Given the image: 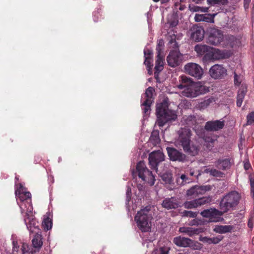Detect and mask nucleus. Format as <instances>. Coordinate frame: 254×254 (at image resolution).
I'll use <instances>...</instances> for the list:
<instances>
[{"label":"nucleus","instance_id":"nucleus-12","mask_svg":"<svg viewBox=\"0 0 254 254\" xmlns=\"http://www.w3.org/2000/svg\"><path fill=\"white\" fill-rule=\"evenodd\" d=\"M225 37L220 30L212 28L209 31V34L208 37V43L210 44L217 46L224 43Z\"/></svg>","mask_w":254,"mask_h":254},{"label":"nucleus","instance_id":"nucleus-29","mask_svg":"<svg viewBox=\"0 0 254 254\" xmlns=\"http://www.w3.org/2000/svg\"><path fill=\"white\" fill-rule=\"evenodd\" d=\"M240 44V40L233 36L226 37L224 43L222 44L223 46H230L234 48L239 46Z\"/></svg>","mask_w":254,"mask_h":254},{"label":"nucleus","instance_id":"nucleus-35","mask_svg":"<svg viewBox=\"0 0 254 254\" xmlns=\"http://www.w3.org/2000/svg\"><path fill=\"white\" fill-rule=\"evenodd\" d=\"M212 102V100L210 99H207L199 102L197 105V108L199 110H203L206 108Z\"/></svg>","mask_w":254,"mask_h":254},{"label":"nucleus","instance_id":"nucleus-43","mask_svg":"<svg viewBox=\"0 0 254 254\" xmlns=\"http://www.w3.org/2000/svg\"><path fill=\"white\" fill-rule=\"evenodd\" d=\"M170 248L169 246H166L164 247H161L159 249L160 254H168Z\"/></svg>","mask_w":254,"mask_h":254},{"label":"nucleus","instance_id":"nucleus-32","mask_svg":"<svg viewBox=\"0 0 254 254\" xmlns=\"http://www.w3.org/2000/svg\"><path fill=\"white\" fill-rule=\"evenodd\" d=\"M210 47L206 45H197L194 47L195 51L199 55H205V58L207 59L206 53L209 52Z\"/></svg>","mask_w":254,"mask_h":254},{"label":"nucleus","instance_id":"nucleus-31","mask_svg":"<svg viewBox=\"0 0 254 254\" xmlns=\"http://www.w3.org/2000/svg\"><path fill=\"white\" fill-rule=\"evenodd\" d=\"M215 165L219 169L225 170L230 167V160L229 159H219L216 162Z\"/></svg>","mask_w":254,"mask_h":254},{"label":"nucleus","instance_id":"nucleus-9","mask_svg":"<svg viewBox=\"0 0 254 254\" xmlns=\"http://www.w3.org/2000/svg\"><path fill=\"white\" fill-rule=\"evenodd\" d=\"M185 73L200 79L203 74V70L200 65L195 63H189L184 67Z\"/></svg>","mask_w":254,"mask_h":254},{"label":"nucleus","instance_id":"nucleus-4","mask_svg":"<svg viewBox=\"0 0 254 254\" xmlns=\"http://www.w3.org/2000/svg\"><path fill=\"white\" fill-rule=\"evenodd\" d=\"M166 103L165 102L158 104L156 106V124L160 127L168 122L175 121L177 118L176 111L168 108L166 109Z\"/></svg>","mask_w":254,"mask_h":254},{"label":"nucleus","instance_id":"nucleus-5","mask_svg":"<svg viewBox=\"0 0 254 254\" xmlns=\"http://www.w3.org/2000/svg\"><path fill=\"white\" fill-rule=\"evenodd\" d=\"M152 219V216L147 207L138 211L134 218L138 228L144 232L150 231Z\"/></svg>","mask_w":254,"mask_h":254},{"label":"nucleus","instance_id":"nucleus-19","mask_svg":"<svg viewBox=\"0 0 254 254\" xmlns=\"http://www.w3.org/2000/svg\"><path fill=\"white\" fill-rule=\"evenodd\" d=\"M167 151L168 155L172 161L183 162L186 160V155L175 148L168 147L167 148Z\"/></svg>","mask_w":254,"mask_h":254},{"label":"nucleus","instance_id":"nucleus-42","mask_svg":"<svg viewBox=\"0 0 254 254\" xmlns=\"http://www.w3.org/2000/svg\"><path fill=\"white\" fill-rule=\"evenodd\" d=\"M247 119L248 125L254 124V112H252L249 114L247 115Z\"/></svg>","mask_w":254,"mask_h":254},{"label":"nucleus","instance_id":"nucleus-25","mask_svg":"<svg viewBox=\"0 0 254 254\" xmlns=\"http://www.w3.org/2000/svg\"><path fill=\"white\" fill-rule=\"evenodd\" d=\"M173 242L177 246L182 247H191L193 244V241L190 239L181 236L174 238Z\"/></svg>","mask_w":254,"mask_h":254},{"label":"nucleus","instance_id":"nucleus-3","mask_svg":"<svg viewBox=\"0 0 254 254\" xmlns=\"http://www.w3.org/2000/svg\"><path fill=\"white\" fill-rule=\"evenodd\" d=\"M190 130L187 128H182L179 130V136L175 142L177 146L181 145L184 151L191 156L196 155L199 148L198 146L190 143Z\"/></svg>","mask_w":254,"mask_h":254},{"label":"nucleus","instance_id":"nucleus-62","mask_svg":"<svg viewBox=\"0 0 254 254\" xmlns=\"http://www.w3.org/2000/svg\"><path fill=\"white\" fill-rule=\"evenodd\" d=\"M200 248H201V247H199V248H196V249H200Z\"/></svg>","mask_w":254,"mask_h":254},{"label":"nucleus","instance_id":"nucleus-21","mask_svg":"<svg viewBox=\"0 0 254 254\" xmlns=\"http://www.w3.org/2000/svg\"><path fill=\"white\" fill-rule=\"evenodd\" d=\"M204 30L200 26H193L191 29L190 38L195 42L201 41L204 36Z\"/></svg>","mask_w":254,"mask_h":254},{"label":"nucleus","instance_id":"nucleus-54","mask_svg":"<svg viewBox=\"0 0 254 254\" xmlns=\"http://www.w3.org/2000/svg\"><path fill=\"white\" fill-rule=\"evenodd\" d=\"M177 183L179 186L184 185L185 184L184 182H182L181 181L178 182V178L177 179Z\"/></svg>","mask_w":254,"mask_h":254},{"label":"nucleus","instance_id":"nucleus-48","mask_svg":"<svg viewBox=\"0 0 254 254\" xmlns=\"http://www.w3.org/2000/svg\"><path fill=\"white\" fill-rule=\"evenodd\" d=\"M251 182V191L253 197H254V179L251 178L250 179Z\"/></svg>","mask_w":254,"mask_h":254},{"label":"nucleus","instance_id":"nucleus-16","mask_svg":"<svg viewBox=\"0 0 254 254\" xmlns=\"http://www.w3.org/2000/svg\"><path fill=\"white\" fill-rule=\"evenodd\" d=\"M183 60V55L178 50L171 51L167 58L168 65L171 67L179 65Z\"/></svg>","mask_w":254,"mask_h":254},{"label":"nucleus","instance_id":"nucleus-24","mask_svg":"<svg viewBox=\"0 0 254 254\" xmlns=\"http://www.w3.org/2000/svg\"><path fill=\"white\" fill-rule=\"evenodd\" d=\"M33 238L32 240L33 250L31 252L36 253L39 252L43 245L42 237L41 234L39 233H35Z\"/></svg>","mask_w":254,"mask_h":254},{"label":"nucleus","instance_id":"nucleus-6","mask_svg":"<svg viewBox=\"0 0 254 254\" xmlns=\"http://www.w3.org/2000/svg\"><path fill=\"white\" fill-rule=\"evenodd\" d=\"M240 199V195L237 191H233L227 194L220 202L221 210L225 213L233 209L238 204Z\"/></svg>","mask_w":254,"mask_h":254},{"label":"nucleus","instance_id":"nucleus-17","mask_svg":"<svg viewBox=\"0 0 254 254\" xmlns=\"http://www.w3.org/2000/svg\"><path fill=\"white\" fill-rule=\"evenodd\" d=\"M211 197H203L193 200L186 201L184 203V206L185 208L187 209L194 208L201 205L208 203L211 202Z\"/></svg>","mask_w":254,"mask_h":254},{"label":"nucleus","instance_id":"nucleus-60","mask_svg":"<svg viewBox=\"0 0 254 254\" xmlns=\"http://www.w3.org/2000/svg\"><path fill=\"white\" fill-rule=\"evenodd\" d=\"M134 209H135V206H132V210H134Z\"/></svg>","mask_w":254,"mask_h":254},{"label":"nucleus","instance_id":"nucleus-22","mask_svg":"<svg viewBox=\"0 0 254 254\" xmlns=\"http://www.w3.org/2000/svg\"><path fill=\"white\" fill-rule=\"evenodd\" d=\"M224 126L223 121L216 120L215 121L207 122L205 126V128L207 130L216 131L222 129Z\"/></svg>","mask_w":254,"mask_h":254},{"label":"nucleus","instance_id":"nucleus-49","mask_svg":"<svg viewBox=\"0 0 254 254\" xmlns=\"http://www.w3.org/2000/svg\"><path fill=\"white\" fill-rule=\"evenodd\" d=\"M198 214V212H193L191 211H190L188 217H190V218H194L196 217V216Z\"/></svg>","mask_w":254,"mask_h":254},{"label":"nucleus","instance_id":"nucleus-14","mask_svg":"<svg viewBox=\"0 0 254 254\" xmlns=\"http://www.w3.org/2000/svg\"><path fill=\"white\" fill-rule=\"evenodd\" d=\"M224 212L222 210L219 211L215 208L205 209L201 211L200 214L205 218H207L211 222H218L219 221L220 216Z\"/></svg>","mask_w":254,"mask_h":254},{"label":"nucleus","instance_id":"nucleus-57","mask_svg":"<svg viewBox=\"0 0 254 254\" xmlns=\"http://www.w3.org/2000/svg\"><path fill=\"white\" fill-rule=\"evenodd\" d=\"M251 1V0H244L245 4H249Z\"/></svg>","mask_w":254,"mask_h":254},{"label":"nucleus","instance_id":"nucleus-52","mask_svg":"<svg viewBox=\"0 0 254 254\" xmlns=\"http://www.w3.org/2000/svg\"><path fill=\"white\" fill-rule=\"evenodd\" d=\"M137 187L139 191H142L144 190V189L143 186H142L140 184L137 185Z\"/></svg>","mask_w":254,"mask_h":254},{"label":"nucleus","instance_id":"nucleus-40","mask_svg":"<svg viewBox=\"0 0 254 254\" xmlns=\"http://www.w3.org/2000/svg\"><path fill=\"white\" fill-rule=\"evenodd\" d=\"M131 188L129 186H128L127 190V191H126V195H127L126 204H127V207L129 211L130 210V208L128 206V202L131 198Z\"/></svg>","mask_w":254,"mask_h":254},{"label":"nucleus","instance_id":"nucleus-7","mask_svg":"<svg viewBox=\"0 0 254 254\" xmlns=\"http://www.w3.org/2000/svg\"><path fill=\"white\" fill-rule=\"evenodd\" d=\"M138 176L145 183L153 186L155 183V178L152 173L146 167L144 162L140 161L136 165Z\"/></svg>","mask_w":254,"mask_h":254},{"label":"nucleus","instance_id":"nucleus-18","mask_svg":"<svg viewBox=\"0 0 254 254\" xmlns=\"http://www.w3.org/2000/svg\"><path fill=\"white\" fill-rule=\"evenodd\" d=\"M210 75L214 79H220L227 74V70L220 64H215L209 69Z\"/></svg>","mask_w":254,"mask_h":254},{"label":"nucleus","instance_id":"nucleus-61","mask_svg":"<svg viewBox=\"0 0 254 254\" xmlns=\"http://www.w3.org/2000/svg\"><path fill=\"white\" fill-rule=\"evenodd\" d=\"M155 2H158L159 0H153Z\"/></svg>","mask_w":254,"mask_h":254},{"label":"nucleus","instance_id":"nucleus-38","mask_svg":"<svg viewBox=\"0 0 254 254\" xmlns=\"http://www.w3.org/2000/svg\"><path fill=\"white\" fill-rule=\"evenodd\" d=\"M208 4L214 5L215 4L225 5L227 3L228 0H207Z\"/></svg>","mask_w":254,"mask_h":254},{"label":"nucleus","instance_id":"nucleus-36","mask_svg":"<svg viewBox=\"0 0 254 254\" xmlns=\"http://www.w3.org/2000/svg\"><path fill=\"white\" fill-rule=\"evenodd\" d=\"M150 141L154 145H157L159 143L160 138L158 132L154 131L152 132L150 137Z\"/></svg>","mask_w":254,"mask_h":254},{"label":"nucleus","instance_id":"nucleus-50","mask_svg":"<svg viewBox=\"0 0 254 254\" xmlns=\"http://www.w3.org/2000/svg\"><path fill=\"white\" fill-rule=\"evenodd\" d=\"M200 11L202 12H207L208 11V8L206 7H200Z\"/></svg>","mask_w":254,"mask_h":254},{"label":"nucleus","instance_id":"nucleus-51","mask_svg":"<svg viewBox=\"0 0 254 254\" xmlns=\"http://www.w3.org/2000/svg\"><path fill=\"white\" fill-rule=\"evenodd\" d=\"M248 226L251 228H252L253 227V218H251L250 219L249 222H248Z\"/></svg>","mask_w":254,"mask_h":254},{"label":"nucleus","instance_id":"nucleus-10","mask_svg":"<svg viewBox=\"0 0 254 254\" xmlns=\"http://www.w3.org/2000/svg\"><path fill=\"white\" fill-rule=\"evenodd\" d=\"M153 91V88L151 87H149L141 97L142 110L145 116H148L150 113V105L153 102L152 96Z\"/></svg>","mask_w":254,"mask_h":254},{"label":"nucleus","instance_id":"nucleus-23","mask_svg":"<svg viewBox=\"0 0 254 254\" xmlns=\"http://www.w3.org/2000/svg\"><path fill=\"white\" fill-rule=\"evenodd\" d=\"M144 55L145 60L144 62V64L147 67L148 73L149 74H152L151 68L153 66L152 64V50L145 49L144 50Z\"/></svg>","mask_w":254,"mask_h":254},{"label":"nucleus","instance_id":"nucleus-30","mask_svg":"<svg viewBox=\"0 0 254 254\" xmlns=\"http://www.w3.org/2000/svg\"><path fill=\"white\" fill-rule=\"evenodd\" d=\"M233 227L231 225H216L213 228V231L219 234H225L231 232Z\"/></svg>","mask_w":254,"mask_h":254},{"label":"nucleus","instance_id":"nucleus-28","mask_svg":"<svg viewBox=\"0 0 254 254\" xmlns=\"http://www.w3.org/2000/svg\"><path fill=\"white\" fill-rule=\"evenodd\" d=\"M179 205L178 201L174 197L165 198L162 203V206L167 209L176 208Z\"/></svg>","mask_w":254,"mask_h":254},{"label":"nucleus","instance_id":"nucleus-34","mask_svg":"<svg viewBox=\"0 0 254 254\" xmlns=\"http://www.w3.org/2000/svg\"><path fill=\"white\" fill-rule=\"evenodd\" d=\"M161 177L165 184H171L172 182V176L171 173L170 172H167L161 174Z\"/></svg>","mask_w":254,"mask_h":254},{"label":"nucleus","instance_id":"nucleus-56","mask_svg":"<svg viewBox=\"0 0 254 254\" xmlns=\"http://www.w3.org/2000/svg\"><path fill=\"white\" fill-rule=\"evenodd\" d=\"M196 224H197V221L196 220H193L191 223V225H194Z\"/></svg>","mask_w":254,"mask_h":254},{"label":"nucleus","instance_id":"nucleus-46","mask_svg":"<svg viewBox=\"0 0 254 254\" xmlns=\"http://www.w3.org/2000/svg\"><path fill=\"white\" fill-rule=\"evenodd\" d=\"M180 181H181L182 182H184L185 184L189 182L188 178L184 174L182 175L180 178H178V182Z\"/></svg>","mask_w":254,"mask_h":254},{"label":"nucleus","instance_id":"nucleus-33","mask_svg":"<svg viewBox=\"0 0 254 254\" xmlns=\"http://www.w3.org/2000/svg\"><path fill=\"white\" fill-rule=\"evenodd\" d=\"M42 225L45 230H50L52 227V222L51 214L47 213L45 216L42 222Z\"/></svg>","mask_w":254,"mask_h":254},{"label":"nucleus","instance_id":"nucleus-39","mask_svg":"<svg viewBox=\"0 0 254 254\" xmlns=\"http://www.w3.org/2000/svg\"><path fill=\"white\" fill-rule=\"evenodd\" d=\"M223 239V236L219 235L213 238H210V244H218Z\"/></svg>","mask_w":254,"mask_h":254},{"label":"nucleus","instance_id":"nucleus-13","mask_svg":"<svg viewBox=\"0 0 254 254\" xmlns=\"http://www.w3.org/2000/svg\"><path fill=\"white\" fill-rule=\"evenodd\" d=\"M164 160V155L160 150L153 151L149 156V165L152 169L157 172L158 164Z\"/></svg>","mask_w":254,"mask_h":254},{"label":"nucleus","instance_id":"nucleus-2","mask_svg":"<svg viewBox=\"0 0 254 254\" xmlns=\"http://www.w3.org/2000/svg\"><path fill=\"white\" fill-rule=\"evenodd\" d=\"M180 83L176 85V87L184 90L182 94L184 96L189 98H194L204 94L209 91V88L204 86L201 82H193L191 79L185 75L180 77Z\"/></svg>","mask_w":254,"mask_h":254},{"label":"nucleus","instance_id":"nucleus-47","mask_svg":"<svg viewBox=\"0 0 254 254\" xmlns=\"http://www.w3.org/2000/svg\"><path fill=\"white\" fill-rule=\"evenodd\" d=\"M13 251L14 252H17L19 251V246L17 241H13Z\"/></svg>","mask_w":254,"mask_h":254},{"label":"nucleus","instance_id":"nucleus-37","mask_svg":"<svg viewBox=\"0 0 254 254\" xmlns=\"http://www.w3.org/2000/svg\"><path fill=\"white\" fill-rule=\"evenodd\" d=\"M205 172L207 173H209L211 175L214 177H221L223 175L222 172L215 169H206L205 170Z\"/></svg>","mask_w":254,"mask_h":254},{"label":"nucleus","instance_id":"nucleus-20","mask_svg":"<svg viewBox=\"0 0 254 254\" xmlns=\"http://www.w3.org/2000/svg\"><path fill=\"white\" fill-rule=\"evenodd\" d=\"M206 55L209 60H219L226 58L229 56L227 53L211 47L209 52L206 53Z\"/></svg>","mask_w":254,"mask_h":254},{"label":"nucleus","instance_id":"nucleus-11","mask_svg":"<svg viewBox=\"0 0 254 254\" xmlns=\"http://www.w3.org/2000/svg\"><path fill=\"white\" fill-rule=\"evenodd\" d=\"M164 45L163 41L160 40L156 48L157 51V59L155 62L154 76L156 78H158V73L163 70L164 65V55L162 48Z\"/></svg>","mask_w":254,"mask_h":254},{"label":"nucleus","instance_id":"nucleus-44","mask_svg":"<svg viewBox=\"0 0 254 254\" xmlns=\"http://www.w3.org/2000/svg\"><path fill=\"white\" fill-rule=\"evenodd\" d=\"M189 9L191 12L200 11V6L194 5L193 4H190L189 6Z\"/></svg>","mask_w":254,"mask_h":254},{"label":"nucleus","instance_id":"nucleus-59","mask_svg":"<svg viewBox=\"0 0 254 254\" xmlns=\"http://www.w3.org/2000/svg\"><path fill=\"white\" fill-rule=\"evenodd\" d=\"M190 175L191 176H193V172H190Z\"/></svg>","mask_w":254,"mask_h":254},{"label":"nucleus","instance_id":"nucleus-53","mask_svg":"<svg viewBox=\"0 0 254 254\" xmlns=\"http://www.w3.org/2000/svg\"><path fill=\"white\" fill-rule=\"evenodd\" d=\"M190 211H188V210H185L183 212H182V216H187L188 217V214L189 213Z\"/></svg>","mask_w":254,"mask_h":254},{"label":"nucleus","instance_id":"nucleus-26","mask_svg":"<svg viewBox=\"0 0 254 254\" xmlns=\"http://www.w3.org/2000/svg\"><path fill=\"white\" fill-rule=\"evenodd\" d=\"M179 232L184 233L190 237L193 235L199 234L204 231L202 228H194L193 227H183L179 228Z\"/></svg>","mask_w":254,"mask_h":254},{"label":"nucleus","instance_id":"nucleus-41","mask_svg":"<svg viewBox=\"0 0 254 254\" xmlns=\"http://www.w3.org/2000/svg\"><path fill=\"white\" fill-rule=\"evenodd\" d=\"M21 250L22 254H33V252L29 251V247L27 244H22Z\"/></svg>","mask_w":254,"mask_h":254},{"label":"nucleus","instance_id":"nucleus-45","mask_svg":"<svg viewBox=\"0 0 254 254\" xmlns=\"http://www.w3.org/2000/svg\"><path fill=\"white\" fill-rule=\"evenodd\" d=\"M199 241L208 244H210V238H208L207 237H202L200 236L199 238Z\"/></svg>","mask_w":254,"mask_h":254},{"label":"nucleus","instance_id":"nucleus-27","mask_svg":"<svg viewBox=\"0 0 254 254\" xmlns=\"http://www.w3.org/2000/svg\"><path fill=\"white\" fill-rule=\"evenodd\" d=\"M216 14H196L194 16V20L196 22L204 21L209 23L214 22V18Z\"/></svg>","mask_w":254,"mask_h":254},{"label":"nucleus","instance_id":"nucleus-15","mask_svg":"<svg viewBox=\"0 0 254 254\" xmlns=\"http://www.w3.org/2000/svg\"><path fill=\"white\" fill-rule=\"evenodd\" d=\"M210 186H195L187 191V195L189 198L191 199L197 197L199 195L204 194L206 191L211 190Z\"/></svg>","mask_w":254,"mask_h":254},{"label":"nucleus","instance_id":"nucleus-8","mask_svg":"<svg viewBox=\"0 0 254 254\" xmlns=\"http://www.w3.org/2000/svg\"><path fill=\"white\" fill-rule=\"evenodd\" d=\"M234 83L236 86L239 87L237 95V105L238 107H241L247 91V84L244 81L243 77L237 75L236 73L234 74Z\"/></svg>","mask_w":254,"mask_h":254},{"label":"nucleus","instance_id":"nucleus-55","mask_svg":"<svg viewBox=\"0 0 254 254\" xmlns=\"http://www.w3.org/2000/svg\"><path fill=\"white\" fill-rule=\"evenodd\" d=\"M170 24L171 26L173 27L176 26L177 24V21H173L172 22H170Z\"/></svg>","mask_w":254,"mask_h":254},{"label":"nucleus","instance_id":"nucleus-1","mask_svg":"<svg viewBox=\"0 0 254 254\" xmlns=\"http://www.w3.org/2000/svg\"><path fill=\"white\" fill-rule=\"evenodd\" d=\"M15 194L16 201L19 205L21 213H25L24 222L30 233L40 232L38 222L33 215V207L31 204V195L27 191L21 184H15Z\"/></svg>","mask_w":254,"mask_h":254},{"label":"nucleus","instance_id":"nucleus-58","mask_svg":"<svg viewBox=\"0 0 254 254\" xmlns=\"http://www.w3.org/2000/svg\"><path fill=\"white\" fill-rule=\"evenodd\" d=\"M184 8H185V6L184 5H181L179 7V9L181 10H184Z\"/></svg>","mask_w":254,"mask_h":254}]
</instances>
